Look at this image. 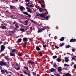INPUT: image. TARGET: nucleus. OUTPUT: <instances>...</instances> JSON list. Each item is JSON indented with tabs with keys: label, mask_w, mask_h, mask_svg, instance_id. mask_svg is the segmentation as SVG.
<instances>
[{
	"label": "nucleus",
	"mask_w": 76,
	"mask_h": 76,
	"mask_svg": "<svg viewBox=\"0 0 76 76\" xmlns=\"http://www.w3.org/2000/svg\"><path fill=\"white\" fill-rule=\"evenodd\" d=\"M45 28L42 29V31H44V30H45Z\"/></svg>",
	"instance_id": "58"
},
{
	"label": "nucleus",
	"mask_w": 76,
	"mask_h": 76,
	"mask_svg": "<svg viewBox=\"0 0 76 76\" xmlns=\"http://www.w3.org/2000/svg\"><path fill=\"white\" fill-rule=\"evenodd\" d=\"M44 16H45V17H42V18H45V19L46 20H48V18H50V16H47L46 17H45V15H44Z\"/></svg>",
	"instance_id": "10"
},
{
	"label": "nucleus",
	"mask_w": 76,
	"mask_h": 76,
	"mask_svg": "<svg viewBox=\"0 0 76 76\" xmlns=\"http://www.w3.org/2000/svg\"><path fill=\"white\" fill-rule=\"evenodd\" d=\"M2 29H6V27L4 25H3L1 26Z\"/></svg>",
	"instance_id": "23"
},
{
	"label": "nucleus",
	"mask_w": 76,
	"mask_h": 76,
	"mask_svg": "<svg viewBox=\"0 0 76 76\" xmlns=\"http://www.w3.org/2000/svg\"><path fill=\"white\" fill-rule=\"evenodd\" d=\"M55 47L56 48V49H58V48H59V47L57 46V45H55Z\"/></svg>",
	"instance_id": "36"
},
{
	"label": "nucleus",
	"mask_w": 76,
	"mask_h": 76,
	"mask_svg": "<svg viewBox=\"0 0 76 76\" xmlns=\"http://www.w3.org/2000/svg\"><path fill=\"white\" fill-rule=\"evenodd\" d=\"M4 58L6 60H7L8 61H9V60H10V58H9V57H8V56H6L4 57Z\"/></svg>",
	"instance_id": "6"
},
{
	"label": "nucleus",
	"mask_w": 76,
	"mask_h": 76,
	"mask_svg": "<svg viewBox=\"0 0 76 76\" xmlns=\"http://www.w3.org/2000/svg\"><path fill=\"white\" fill-rule=\"evenodd\" d=\"M70 47H71V46L70 45H68L67 46H65V48H70Z\"/></svg>",
	"instance_id": "26"
},
{
	"label": "nucleus",
	"mask_w": 76,
	"mask_h": 76,
	"mask_svg": "<svg viewBox=\"0 0 76 76\" xmlns=\"http://www.w3.org/2000/svg\"><path fill=\"white\" fill-rule=\"evenodd\" d=\"M41 1H42V3H43V4H44V3H45L44 2V1L43 0H41Z\"/></svg>",
	"instance_id": "52"
},
{
	"label": "nucleus",
	"mask_w": 76,
	"mask_h": 76,
	"mask_svg": "<svg viewBox=\"0 0 76 76\" xmlns=\"http://www.w3.org/2000/svg\"><path fill=\"white\" fill-rule=\"evenodd\" d=\"M28 29V27H27V28H25L24 29V31L25 32V31H26Z\"/></svg>",
	"instance_id": "50"
},
{
	"label": "nucleus",
	"mask_w": 76,
	"mask_h": 76,
	"mask_svg": "<svg viewBox=\"0 0 76 76\" xmlns=\"http://www.w3.org/2000/svg\"><path fill=\"white\" fill-rule=\"evenodd\" d=\"M65 61L66 63H67L68 61H69V59L67 58V57H65Z\"/></svg>",
	"instance_id": "13"
},
{
	"label": "nucleus",
	"mask_w": 76,
	"mask_h": 76,
	"mask_svg": "<svg viewBox=\"0 0 76 76\" xmlns=\"http://www.w3.org/2000/svg\"><path fill=\"white\" fill-rule=\"evenodd\" d=\"M36 50L37 51H40V50H41V49H40V48L39 47L36 48Z\"/></svg>",
	"instance_id": "27"
},
{
	"label": "nucleus",
	"mask_w": 76,
	"mask_h": 76,
	"mask_svg": "<svg viewBox=\"0 0 76 76\" xmlns=\"http://www.w3.org/2000/svg\"><path fill=\"white\" fill-rule=\"evenodd\" d=\"M14 29L16 31H17L18 30V29H17V28H16L15 27L14 28Z\"/></svg>",
	"instance_id": "60"
},
{
	"label": "nucleus",
	"mask_w": 76,
	"mask_h": 76,
	"mask_svg": "<svg viewBox=\"0 0 76 76\" xmlns=\"http://www.w3.org/2000/svg\"><path fill=\"white\" fill-rule=\"evenodd\" d=\"M72 60H75V57L73 56L72 58Z\"/></svg>",
	"instance_id": "55"
},
{
	"label": "nucleus",
	"mask_w": 76,
	"mask_h": 76,
	"mask_svg": "<svg viewBox=\"0 0 76 76\" xmlns=\"http://www.w3.org/2000/svg\"><path fill=\"white\" fill-rule=\"evenodd\" d=\"M1 73H2V74H5V71L4 70H1Z\"/></svg>",
	"instance_id": "28"
},
{
	"label": "nucleus",
	"mask_w": 76,
	"mask_h": 76,
	"mask_svg": "<svg viewBox=\"0 0 76 76\" xmlns=\"http://www.w3.org/2000/svg\"><path fill=\"white\" fill-rule=\"evenodd\" d=\"M56 61L58 62H60V61H61V59L60 58H58L57 59Z\"/></svg>",
	"instance_id": "17"
},
{
	"label": "nucleus",
	"mask_w": 76,
	"mask_h": 76,
	"mask_svg": "<svg viewBox=\"0 0 76 76\" xmlns=\"http://www.w3.org/2000/svg\"><path fill=\"white\" fill-rule=\"evenodd\" d=\"M22 41V39L21 38H20L18 40L16 41V42L17 43L18 42H20Z\"/></svg>",
	"instance_id": "20"
},
{
	"label": "nucleus",
	"mask_w": 76,
	"mask_h": 76,
	"mask_svg": "<svg viewBox=\"0 0 76 76\" xmlns=\"http://www.w3.org/2000/svg\"><path fill=\"white\" fill-rule=\"evenodd\" d=\"M39 54L40 55V57H42V53L41 52H39Z\"/></svg>",
	"instance_id": "30"
},
{
	"label": "nucleus",
	"mask_w": 76,
	"mask_h": 76,
	"mask_svg": "<svg viewBox=\"0 0 76 76\" xmlns=\"http://www.w3.org/2000/svg\"><path fill=\"white\" fill-rule=\"evenodd\" d=\"M74 69H76V65L74 66Z\"/></svg>",
	"instance_id": "61"
},
{
	"label": "nucleus",
	"mask_w": 76,
	"mask_h": 76,
	"mask_svg": "<svg viewBox=\"0 0 76 76\" xmlns=\"http://www.w3.org/2000/svg\"><path fill=\"white\" fill-rule=\"evenodd\" d=\"M64 45V43H62L61 45L60 46L61 47H63V46Z\"/></svg>",
	"instance_id": "47"
},
{
	"label": "nucleus",
	"mask_w": 76,
	"mask_h": 76,
	"mask_svg": "<svg viewBox=\"0 0 76 76\" xmlns=\"http://www.w3.org/2000/svg\"><path fill=\"white\" fill-rule=\"evenodd\" d=\"M76 41V39H71L70 40V42H73Z\"/></svg>",
	"instance_id": "7"
},
{
	"label": "nucleus",
	"mask_w": 76,
	"mask_h": 76,
	"mask_svg": "<svg viewBox=\"0 0 76 76\" xmlns=\"http://www.w3.org/2000/svg\"><path fill=\"white\" fill-rule=\"evenodd\" d=\"M38 9L39 10L40 12H42V8H38Z\"/></svg>",
	"instance_id": "35"
},
{
	"label": "nucleus",
	"mask_w": 76,
	"mask_h": 76,
	"mask_svg": "<svg viewBox=\"0 0 76 76\" xmlns=\"http://www.w3.org/2000/svg\"><path fill=\"white\" fill-rule=\"evenodd\" d=\"M24 69H26V70H29V68H28V67L24 66Z\"/></svg>",
	"instance_id": "32"
},
{
	"label": "nucleus",
	"mask_w": 76,
	"mask_h": 76,
	"mask_svg": "<svg viewBox=\"0 0 76 76\" xmlns=\"http://www.w3.org/2000/svg\"><path fill=\"white\" fill-rule=\"evenodd\" d=\"M29 7H32L33 6H32V5H29Z\"/></svg>",
	"instance_id": "49"
},
{
	"label": "nucleus",
	"mask_w": 76,
	"mask_h": 76,
	"mask_svg": "<svg viewBox=\"0 0 76 76\" xmlns=\"http://www.w3.org/2000/svg\"><path fill=\"white\" fill-rule=\"evenodd\" d=\"M32 73L33 75H34L35 76H36V73L35 72H32Z\"/></svg>",
	"instance_id": "43"
},
{
	"label": "nucleus",
	"mask_w": 76,
	"mask_h": 76,
	"mask_svg": "<svg viewBox=\"0 0 76 76\" xmlns=\"http://www.w3.org/2000/svg\"><path fill=\"white\" fill-rule=\"evenodd\" d=\"M59 40L60 41H63L64 40V38L62 37L59 39Z\"/></svg>",
	"instance_id": "19"
},
{
	"label": "nucleus",
	"mask_w": 76,
	"mask_h": 76,
	"mask_svg": "<svg viewBox=\"0 0 76 76\" xmlns=\"http://www.w3.org/2000/svg\"><path fill=\"white\" fill-rule=\"evenodd\" d=\"M43 47H44V48H45L46 47V45H43Z\"/></svg>",
	"instance_id": "51"
},
{
	"label": "nucleus",
	"mask_w": 76,
	"mask_h": 76,
	"mask_svg": "<svg viewBox=\"0 0 76 76\" xmlns=\"http://www.w3.org/2000/svg\"><path fill=\"white\" fill-rule=\"evenodd\" d=\"M10 8L11 9H16V7H15L14 6H12V5H10Z\"/></svg>",
	"instance_id": "14"
},
{
	"label": "nucleus",
	"mask_w": 76,
	"mask_h": 76,
	"mask_svg": "<svg viewBox=\"0 0 76 76\" xmlns=\"http://www.w3.org/2000/svg\"><path fill=\"white\" fill-rule=\"evenodd\" d=\"M10 56H12V57H15V56H16L15 54L12 52L10 53Z\"/></svg>",
	"instance_id": "8"
},
{
	"label": "nucleus",
	"mask_w": 76,
	"mask_h": 76,
	"mask_svg": "<svg viewBox=\"0 0 76 76\" xmlns=\"http://www.w3.org/2000/svg\"><path fill=\"white\" fill-rule=\"evenodd\" d=\"M27 2H29L30 0H25Z\"/></svg>",
	"instance_id": "59"
},
{
	"label": "nucleus",
	"mask_w": 76,
	"mask_h": 76,
	"mask_svg": "<svg viewBox=\"0 0 76 76\" xmlns=\"http://www.w3.org/2000/svg\"><path fill=\"white\" fill-rule=\"evenodd\" d=\"M14 68L15 69H16L17 70H20V67H19L16 68V67H15Z\"/></svg>",
	"instance_id": "29"
},
{
	"label": "nucleus",
	"mask_w": 76,
	"mask_h": 76,
	"mask_svg": "<svg viewBox=\"0 0 76 76\" xmlns=\"http://www.w3.org/2000/svg\"><path fill=\"white\" fill-rule=\"evenodd\" d=\"M27 75H28V76H31V73L30 72H29V73H27Z\"/></svg>",
	"instance_id": "45"
},
{
	"label": "nucleus",
	"mask_w": 76,
	"mask_h": 76,
	"mask_svg": "<svg viewBox=\"0 0 76 76\" xmlns=\"http://www.w3.org/2000/svg\"><path fill=\"white\" fill-rule=\"evenodd\" d=\"M20 31L21 32H25V28H20Z\"/></svg>",
	"instance_id": "11"
},
{
	"label": "nucleus",
	"mask_w": 76,
	"mask_h": 76,
	"mask_svg": "<svg viewBox=\"0 0 76 76\" xmlns=\"http://www.w3.org/2000/svg\"><path fill=\"white\" fill-rule=\"evenodd\" d=\"M6 65H7L6 63H5L3 61L0 62V66H6Z\"/></svg>",
	"instance_id": "2"
},
{
	"label": "nucleus",
	"mask_w": 76,
	"mask_h": 76,
	"mask_svg": "<svg viewBox=\"0 0 76 76\" xmlns=\"http://www.w3.org/2000/svg\"><path fill=\"white\" fill-rule=\"evenodd\" d=\"M72 51H73V52H75V50L73 49H72Z\"/></svg>",
	"instance_id": "57"
},
{
	"label": "nucleus",
	"mask_w": 76,
	"mask_h": 76,
	"mask_svg": "<svg viewBox=\"0 0 76 76\" xmlns=\"http://www.w3.org/2000/svg\"><path fill=\"white\" fill-rule=\"evenodd\" d=\"M27 12H30V13H32V12L31 11V9H30L28 10H27Z\"/></svg>",
	"instance_id": "34"
},
{
	"label": "nucleus",
	"mask_w": 76,
	"mask_h": 76,
	"mask_svg": "<svg viewBox=\"0 0 76 76\" xmlns=\"http://www.w3.org/2000/svg\"><path fill=\"white\" fill-rule=\"evenodd\" d=\"M18 23H16L15 25V26L16 28H19V26H18Z\"/></svg>",
	"instance_id": "24"
},
{
	"label": "nucleus",
	"mask_w": 76,
	"mask_h": 76,
	"mask_svg": "<svg viewBox=\"0 0 76 76\" xmlns=\"http://www.w3.org/2000/svg\"><path fill=\"white\" fill-rule=\"evenodd\" d=\"M18 55L19 56H22V54L20 53H19Z\"/></svg>",
	"instance_id": "38"
},
{
	"label": "nucleus",
	"mask_w": 76,
	"mask_h": 76,
	"mask_svg": "<svg viewBox=\"0 0 76 76\" xmlns=\"http://www.w3.org/2000/svg\"><path fill=\"white\" fill-rule=\"evenodd\" d=\"M16 67H19V65L18 64H17L15 65Z\"/></svg>",
	"instance_id": "46"
},
{
	"label": "nucleus",
	"mask_w": 76,
	"mask_h": 76,
	"mask_svg": "<svg viewBox=\"0 0 76 76\" xmlns=\"http://www.w3.org/2000/svg\"><path fill=\"white\" fill-rule=\"evenodd\" d=\"M36 16H39L40 17H41V18H42V17H45V16L44 14L39 13L37 14L36 15Z\"/></svg>",
	"instance_id": "3"
},
{
	"label": "nucleus",
	"mask_w": 76,
	"mask_h": 76,
	"mask_svg": "<svg viewBox=\"0 0 76 76\" xmlns=\"http://www.w3.org/2000/svg\"><path fill=\"white\" fill-rule=\"evenodd\" d=\"M64 66H67V67H69V65H67V64H64Z\"/></svg>",
	"instance_id": "39"
},
{
	"label": "nucleus",
	"mask_w": 76,
	"mask_h": 76,
	"mask_svg": "<svg viewBox=\"0 0 76 76\" xmlns=\"http://www.w3.org/2000/svg\"><path fill=\"white\" fill-rule=\"evenodd\" d=\"M65 76H72V75H71V74L68 73H66L65 74Z\"/></svg>",
	"instance_id": "21"
},
{
	"label": "nucleus",
	"mask_w": 76,
	"mask_h": 76,
	"mask_svg": "<svg viewBox=\"0 0 76 76\" xmlns=\"http://www.w3.org/2000/svg\"><path fill=\"white\" fill-rule=\"evenodd\" d=\"M16 51H17V50L16 49H13L11 50V51H12V53H15V52H16Z\"/></svg>",
	"instance_id": "18"
},
{
	"label": "nucleus",
	"mask_w": 76,
	"mask_h": 76,
	"mask_svg": "<svg viewBox=\"0 0 76 76\" xmlns=\"http://www.w3.org/2000/svg\"><path fill=\"white\" fill-rule=\"evenodd\" d=\"M24 9V7L22 6H21L20 8V11H23V10Z\"/></svg>",
	"instance_id": "12"
},
{
	"label": "nucleus",
	"mask_w": 76,
	"mask_h": 76,
	"mask_svg": "<svg viewBox=\"0 0 76 76\" xmlns=\"http://www.w3.org/2000/svg\"><path fill=\"white\" fill-rule=\"evenodd\" d=\"M56 66H57V65L56 64H53V67H56Z\"/></svg>",
	"instance_id": "42"
},
{
	"label": "nucleus",
	"mask_w": 76,
	"mask_h": 76,
	"mask_svg": "<svg viewBox=\"0 0 76 76\" xmlns=\"http://www.w3.org/2000/svg\"><path fill=\"white\" fill-rule=\"evenodd\" d=\"M41 7H42V8L43 9V8H44V5L43 4H41Z\"/></svg>",
	"instance_id": "40"
},
{
	"label": "nucleus",
	"mask_w": 76,
	"mask_h": 76,
	"mask_svg": "<svg viewBox=\"0 0 76 76\" xmlns=\"http://www.w3.org/2000/svg\"><path fill=\"white\" fill-rule=\"evenodd\" d=\"M56 76H60V74H59L58 73H56Z\"/></svg>",
	"instance_id": "37"
},
{
	"label": "nucleus",
	"mask_w": 76,
	"mask_h": 76,
	"mask_svg": "<svg viewBox=\"0 0 76 76\" xmlns=\"http://www.w3.org/2000/svg\"><path fill=\"white\" fill-rule=\"evenodd\" d=\"M55 71H56V69H54V68H52L50 69L51 72H54Z\"/></svg>",
	"instance_id": "16"
},
{
	"label": "nucleus",
	"mask_w": 76,
	"mask_h": 76,
	"mask_svg": "<svg viewBox=\"0 0 76 76\" xmlns=\"http://www.w3.org/2000/svg\"><path fill=\"white\" fill-rule=\"evenodd\" d=\"M26 6H28V7L29 6V5L28 3H26Z\"/></svg>",
	"instance_id": "44"
},
{
	"label": "nucleus",
	"mask_w": 76,
	"mask_h": 76,
	"mask_svg": "<svg viewBox=\"0 0 76 76\" xmlns=\"http://www.w3.org/2000/svg\"><path fill=\"white\" fill-rule=\"evenodd\" d=\"M27 41L28 38L26 37H25L23 39V41L25 42L24 43V46L25 47H26V45H27Z\"/></svg>",
	"instance_id": "1"
},
{
	"label": "nucleus",
	"mask_w": 76,
	"mask_h": 76,
	"mask_svg": "<svg viewBox=\"0 0 76 76\" xmlns=\"http://www.w3.org/2000/svg\"><path fill=\"white\" fill-rule=\"evenodd\" d=\"M23 13L24 14V15H28V16L29 17H31V15L29 14H28V13L27 12H23Z\"/></svg>",
	"instance_id": "5"
},
{
	"label": "nucleus",
	"mask_w": 76,
	"mask_h": 76,
	"mask_svg": "<svg viewBox=\"0 0 76 76\" xmlns=\"http://www.w3.org/2000/svg\"><path fill=\"white\" fill-rule=\"evenodd\" d=\"M25 23H26V24H25V25H28V21L27 20L25 21Z\"/></svg>",
	"instance_id": "31"
},
{
	"label": "nucleus",
	"mask_w": 76,
	"mask_h": 76,
	"mask_svg": "<svg viewBox=\"0 0 76 76\" xmlns=\"http://www.w3.org/2000/svg\"><path fill=\"white\" fill-rule=\"evenodd\" d=\"M5 49V46L4 45H2L1 47V51H3Z\"/></svg>",
	"instance_id": "4"
},
{
	"label": "nucleus",
	"mask_w": 76,
	"mask_h": 76,
	"mask_svg": "<svg viewBox=\"0 0 76 76\" xmlns=\"http://www.w3.org/2000/svg\"><path fill=\"white\" fill-rule=\"evenodd\" d=\"M15 1H16V2H18V0H13V1H12V2L13 3H14V2Z\"/></svg>",
	"instance_id": "33"
},
{
	"label": "nucleus",
	"mask_w": 76,
	"mask_h": 76,
	"mask_svg": "<svg viewBox=\"0 0 76 76\" xmlns=\"http://www.w3.org/2000/svg\"><path fill=\"white\" fill-rule=\"evenodd\" d=\"M9 35L10 36H11V37H12V34L10 33H9Z\"/></svg>",
	"instance_id": "64"
},
{
	"label": "nucleus",
	"mask_w": 76,
	"mask_h": 76,
	"mask_svg": "<svg viewBox=\"0 0 76 76\" xmlns=\"http://www.w3.org/2000/svg\"><path fill=\"white\" fill-rule=\"evenodd\" d=\"M0 69L1 70H2V69H3V68H2V67L0 66Z\"/></svg>",
	"instance_id": "63"
},
{
	"label": "nucleus",
	"mask_w": 76,
	"mask_h": 76,
	"mask_svg": "<svg viewBox=\"0 0 76 76\" xmlns=\"http://www.w3.org/2000/svg\"><path fill=\"white\" fill-rule=\"evenodd\" d=\"M30 9L28 7H26V9H27V10H29Z\"/></svg>",
	"instance_id": "54"
},
{
	"label": "nucleus",
	"mask_w": 76,
	"mask_h": 76,
	"mask_svg": "<svg viewBox=\"0 0 76 76\" xmlns=\"http://www.w3.org/2000/svg\"><path fill=\"white\" fill-rule=\"evenodd\" d=\"M16 21H14L13 23V24L14 25H15V24H16Z\"/></svg>",
	"instance_id": "56"
},
{
	"label": "nucleus",
	"mask_w": 76,
	"mask_h": 76,
	"mask_svg": "<svg viewBox=\"0 0 76 76\" xmlns=\"http://www.w3.org/2000/svg\"><path fill=\"white\" fill-rule=\"evenodd\" d=\"M30 29L31 31H32V27H30Z\"/></svg>",
	"instance_id": "62"
},
{
	"label": "nucleus",
	"mask_w": 76,
	"mask_h": 76,
	"mask_svg": "<svg viewBox=\"0 0 76 76\" xmlns=\"http://www.w3.org/2000/svg\"><path fill=\"white\" fill-rule=\"evenodd\" d=\"M5 72L6 74H8V71L7 70H5Z\"/></svg>",
	"instance_id": "48"
},
{
	"label": "nucleus",
	"mask_w": 76,
	"mask_h": 76,
	"mask_svg": "<svg viewBox=\"0 0 76 76\" xmlns=\"http://www.w3.org/2000/svg\"><path fill=\"white\" fill-rule=\"evenodd\" d=\"M58 70L60 72H61L62 71V68L61 67H58Z\"/></svg>",
	"instance_id": "9"
},
{
	"label": "nucleus",
	"mask_w": 76,
	"mask_h": 76,
	"mask_svg": "<svg viewBox=\"0 0 76 76\" xmlns=\"http://www.w3.org/2000/svg\"><path fill=\"white\" fill-rule=\"evenodd\" d=\"M42 32V30L41 29H38V31H37L38 33H40Z\"/></svg>",
	"instance_id": "15"
},
{
	"label": "nucleus",
	"mask_w": 76,
	"mask_h": 76,
	"mask_svg": "<svg viewBox=\"0 0 76 76\" xmlns=\"http://www.w3.org/2000/svg\"><path fill=\"white\" fill-rule=\"evenodd\" d=\"M57 58V56L56 55L53 56V59H56V58Z\"/></svg>",
	"instance_id": "22"
},
{
	"label": "nucleus",
	"mask_w": 76,
	"mask_h": 76,
	"mask_svg": "<svg viewBox=\"0 0 76 76\" xmlns=\"http://www.w3.org/2000/svg\"><path fill=\"white\" fill-rule=\"evenodd\" d=\"M28 63H31V64H34V63L33 62V61H31L30 60H28Z\"/></svg>",
	"instance_id": "25"
},
{
	"label": "nucleus",
	"mask_w": 76,
	"mask_h": 76,
	"mask_svg": "<svg viewBox=\"0 0 76 76\" xmlns=\"http://www.w3.org/2000/svg\"><path fill=\"white\" fill-rule=\"evenodd\" d=\"M23 72L24 74H26V75H27V74H28V73H26L25 71H23Z\"/></svg>",
	"instance_id": "41"
},
{
	"label": "nucleus",
	"mask_w": 76,
	"mask_h": 76,
	"mask_svg": "<svg viewBox=\"0 0 76 76\" xmlns=\"http://www.w3.org/2000/svg\"><path fill=\"white\" fill-rule=\"evenodd\" d=\"M26 56L27 57H28V58L29 57V55H26Z\"/></svg>",
	"instance_id": "53"
}]
</instances>
